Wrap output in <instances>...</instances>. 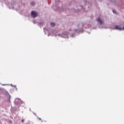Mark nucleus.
I'll use <instances>...</instances> for the list:
<instances>
[{
  "mask_svg": "<svg viewBox=\"0 0 124 124\" xmlns=\"http://www.w3.org/2000/svg\"><path fill=\"white\" fill-rule=\"evenodd\" d=\"M97 21L98 22V23L99 24H100V25L102 24L104 22V21L101 20L100 19V17H99L97 19Z\"/></svg>",
  "mask_w": 124,
  "mask_h": 124,
  "instance_id": "f257e3e1",
  "label": "nucleus"
},
{
  "mask_svg": "<svg viewBox=\"0 0 124 124\" xmlns=\"http://www.w3.org/2000/svg\"><path fill=\"white\" fill-rule=\"evenodd\" d=\"M31 16L35 18L37 16V14L34 12V11H32L31 12Z\"/></svg>",
  "mask_w": 124,
  "mask_h": 124,
  "instance_id": "f03ea898",
  "label": "nucleus"
},
{
  "mask_svg": "<svg viewBox=\"0 0 124 124\" xmlns=\"http://www.w3.org/2000/svg\"><path fill=\"white\" fill-rule=\"evenodd\" d=\"M115 30L121 31V30H123V29L121 27H119V26H116Z\"/></svg>",
  "mask_w": 124,
  "mask_h": 124,
  "instance_id": "7ed1b4c3",
  "label": "nucleus"
},
{
  "mask_svg": "<svg viewBox=\"0 0 124 124\" xmlns=\"http://www.w3.org/2000/svg\"><path fill=\"white\" fill-rule=\"evenodd\" d=\"M55 24L54 23H50V26L51 27H54V26H55Z\"/></svg>",
  "mask_w": 124,
  "mask_h": 124,
  "instance_id": "20e7f679",
  "label": "nucleus"
},
{
  "mask_svg": "<svg viewBox=\"0 0 124 124\" xmlns=\"http://www.w3.org/2000/svg\"><path fill=\"white\" fill-rule=\"evenodd\" d=\"M34 4H35V3L33 2L31 3V5L32 6L34 5Z\"/></svg>",
  "mask_w": 124,
  "mask_h": 124,
  "instance_id": "39448f33",
  "label": "nucleus"
},
{
  "mask_svg": "<svg viewBox=\"0 0 124 124\" xmlns=\"http://www.w3.org/2000/svg\"><path fill=\"white\" fill-rule=\"evenodd\" d=\"M113 13L116 14V11L115 10L113 11Z\"/></svg>",
  "mask_w": 124,
  "mask_h": 124,
  "instance_id": "423d86ee",
  "label": "nucleus"
},
{
  "mask_svg": "<svg viewBox=\"0 0 124 124\" xmlns=\"http://www.w3.org/2000/svg\"><path fill=\"white\" fill-rule=\"evenodd\" d=\"M21 122H22V123H24V120H22Z\"/></svg>",
  "mask_w": 124,
  "mask_h": 124,
  "instance_id": "0eeeda50",
  "label": "nucleus"
},
{
  "mask_svg": "<svg viewBox=\"0 0 124 124\" xmlns=\"http://www.w3.org/2000/svg\"><path fill=\"white\" fill-rule=\"evenodd\" d=\"M9 101H10V96H9Z\"/></svg>",
  "mask_w": 124,
  "mask_h": 124,
  "instance_id": "6e6552de",
  "label": "nucleus"
},
{
  "mask_svg": "<svg viewBox=\"0 0 124 124\" xmlns=\"http://www.w3.org/2000/svg\"><path fill=\"white\" fill-rule=\"evenodd\" d=\"M122 29H123V30H124V27L123 28H122Z\"/></svg>",
  "mask_w": 124,
  "mask_h": 124,
  "instance_id": "1a4fd4ad",
  "label": "nucleus"
}]
</instances>
